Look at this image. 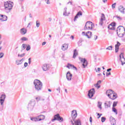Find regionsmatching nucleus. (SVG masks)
I'll use <instances>...</instances> for the list:
<instances>
[{
  "mask_svg": "<svg viewBox=\"0 0 125 125\" xmlns=\"http://www.w3.org/2000/svg\"><path fill=\"white\" fill-rule=\"evenodd\" d=\"M0 103L1 106H3V103H4V100L2 99H0Z\"/></svg>",
  "mask_w": 125,
  "mask_h": 125,
  "instance_id": "e433bc0d",
  "label": "nucleus"
},
{
  "mask_svg": "<svg viewBox=\"0 0 125 125\" xmlns=\"http://www.w3.org/2000/svg\"><path fill=\"white\" fill-rule=\"evenodd\" d=\"M26 46H27V44H22V49L23 50H24V49H25V48H26Z\"/></svg>",
  "mask_w": 125,
  "mask_h": 125,
  "instance_id": "58836bf2",
  "label": "nucleus"
},
{
  "mask_svg": "<svg viewBox=\"0 0 125 125\" xmlns=\"http://www.w3.org/2000/svg\"><path fill=\"white\" fill-rule=\"evenodd\" d=\"M81 62H83V68H85L86 66H87V61H86V60L85 59H82L81 60Z\"/></svg>",
  "mask_w": 125,
  "mask_h": 125,
  "instance_id": "f8f14e48",
  "label": "nucleus"
},
{
  "mask_svg": "<svg viewBox=\"0 0 125 125\" xmlns=\"http://www.w3.org/2000/svg\"><path fill=\"white\" fill-rule=\"evenodd\" d=\"M105 121H106V118L103 117L101 118V121L102 123H104V122H105Z\"/></svg>",
  "mask_w": 125,
  "mask_h": 125,
  "instance_id": "ea45409f",
  "label": "nucleus"
},
{
  "mask_svg": "<svg viewBox=\"0 0 125 125\" xmlns=\"http://www.w3.org/2000/svg\"><path fill=\"white\" fill-rule=\"evenodd\" d=\"M47 4H50V1L49 0H44Z\"/></svg>",
  "mask_w": 125,
  "mask_h": 125,
  "instance_id": "3c124183",
  "label": "nucleus"
},
{
  "mask_svg": "<svg viewBox=\"0 0 125 125\" xmlns=\"http://www.w3.org/2000/svg\"><path fill=\"white\" fill-rule=\"evenodd\" d=\"M98 38V37L96 35L94 36V40L95 41H96L97 40V38Z\"/></svg>",
  "mask_w": 125,
  "mask_h": 125,
  "instance_id": "4d7b16f0",
  "label": "nucleus"
},
{
  "mask_svg": "<svg viewBox=\"0 0 125 125\" xmlns=\"http://www.w3.org/2000/svg\"><path fill=\"white\" fill-rule=\"evenodd\" d=\"M117 34H119V33H125V28L123 26H119L117 27Z\"/></svg>",
  "mask_w": 125,
  "mask_h": 125,
  "instance_id": "423d86ee",
  "label": "nucleus"
},
{
  "mask_svg": "<svg viewBox=\"0 0 125 125\" xmlns=\"http://www.w3.org/2000/svg\"><path fill=\"white\" fill-rule=\"evenodd\" d=\"M97 114H98V116H99V117H98V119H99V118H100V117H101V116H102V114H100L99 113H97Z\"/></svg>",
  "mask_w": 125,
  "mask_h": 125,
  "instance_id": "6e6d98bb",
  "label": "nucleus"
},
{
  "mask_svg": "<svg viewBox=\"0 0 125 125\" xmlns=\"http://www.w3.org/2000/svg\"><path fill=\"white\" fill-rule=\"evenodd\" d=\"M67 68H68V69H70V67H72L74 69H75V70L77 71L78 70V69L77 68V67H76V66H74V65H72V64L68 63L67 66H66Z\"/></svg>",
  "mask_w": 125,
  "mask_h": 125,
  "instance_id": "cd10ccee",
  "label": "nucleus"
},
{
  "mask_svg": "<svg viewBox=\"0 0 125 125\" xmlns=\"http://www.w3.org/2000/svg\"><path fill=\"white\" fill-rule=\"evenodd\" d=\"M77 56H78V51H77V49H75L74 50L73 58H76Z\"/></svg>",
  "mask_w": 125,
  "mask_h": 125,
  "instance_id": "bb28decb",
  "label": "nucleus"
},
{
  "mask_svg": "<svg viewBox=\"0 0 125 125\" xmlns=\"http://www.w3.org/2000/svg\"><path fill=\"white\" fill-rule=\"evenodd\" d=\"M55 121H59L60 122H63V119L62 117L60 116L59 114H57L54 116V119L51 120L52 122H55Z\"/></svg>",
  "mask_w": 125,
  "mask_h": 125,
  "instance_id": "39448f33",
  "label": "nucleus"
},
{
  "mask_svg": "<svg viewBox=\"0 0 125 125\" xmlns=\"http://www.w3.org/2000/svg\"><path fill=\"white\" fill-rule=\"evenodd\" d=\"M20 33L21 35H25V34L27 33V29L25 28H22L20 30Z\"/></svg>",
  "mask_w": 125,
  "mask_h": 125,
  "instance_id": "aec40b11",
  "label": "nucleus"
},
{
  "mask_svg": "<svg viewBox=\"0 0 125 125\" xmlns=\"http://www.w3.org/2000/svg\"><path fill=\"white\" fill-rule=\"evenodd\" d=\"M106 49L108 50H112V49H113V46H109L107 47L106 48Z\"/></svg>",
  "mask_w": 125,
  "mask_h": 125,
  "instance_id": "c9c22d12",
  "label": "nucleus"
},
{
  "mask_svg": "<svg viewBox=\"0 0 125 125\" xmlns=\"http://www.w3.org/2000/svg\"><path fill=\"white\" fill-rule=\"evenodd\" d=\"M71 122L73 125H82L80 119H78L75 121L74 123H73V121H71Z\"/></svg>",
  "mask_w": 125,
  "mask_h": 125,
  "instance_id": "2eb2a0df",
  "label": "nucleus"
},
{
  "mask_svg": "<svg viewBox=\"0 0 125 125\" xmlns=\"http://www.w3.org/2000/svg\"><path fill=\"white\" fill-rule=\"evenodd\" d=\"M24 67H27L28 66V63L25 62L24 64Z\"/></svg>",
  "mask_w": 125,
  "mask_h": 125,
  "instance_id": "13d9d810",
  "label": "nucleus"
},
{
  "mask_svg": "<svg viewBox=\"0 0 125 125\" xmlns=\"http://www.w3.org/2000/svg\"><path fill=\"white\" fill-rule=\"evenodd\" d=\"M90 123H92V117H90L89 118Z\"/></svg>",
  "mask_w": 125,
  "mask_h": 125,
  "instance_id": "bf43d9fd",
  "label": "nucleus"
},
{
  "mask_svg": "<svg viewBox=\"0 0 125 125\" xmlns=\"http://www.w3.org/2000/svg\"><path fill=\"white\" fill-rule=\"evenodd\" d=\"M111 104H112V103L111 102V101H106L104 103V107H105V108H108L111 107Z\"/></svg>",
  "mask_w": 125,
  "mask_h": 125,
  "instance_id": "9d476101",
  "label": "nucleus"
},
{
  "mask_svg": "<svg viewBox=\"0 0 125 125\" xmlns=\"http://www.w3.org/2000/svg\"><path fill=\"white\" fill-rule=\"evenodd\" d=\"M27 47H26V50L27 51H28V50H30V49H31V46H30V45H27Z\"/></svg>",
  "mask_w": 125,
  "mask_h": 125,
  "instance_id": "c03bdc74",
  "label": "nucleus"
},
{
  "mask_svg": "<svg viewBox=\"0 0 125 125\" xmlns=\"http://www.w3.org/2000/svg\"><path fill=\"white\" fill-rule=\"evenodd\" d=\"M118 20H122V18L120 17H116Z\"/></svg>",
  "mask_w": 125,
  "mask_h": 125,
  "instance_id": "680f3d73",
  "label": "nucleus"
},
{
  "mask_svg": "<svg viewBox=\"0 0 125 125\" xmlns=\"http://www.w3.org/2000/svg\"><path fill=\"white\" fill-rule=\"evenodd\" d=\"M109 25H111L113 28H115V27H116V23L112 22Z\"/></svg>",
  "mask_w": 125,
  "mask_h": 125,
  "instance_id": "49530a36",
  "label": "nucleus"
},
{
  "mask_svg": "<svg viewBox=\"0 0 125 125\" xmlns=\"http://www.w3.org/2000/svg\"><path fill=\"white\" fill-rule=\"evenodd\" d=\"M97 83L99 84H100V83H101V81L100 80V81H98Z\"/></svg>",
  "mask_w": 125,
  "mask_h": 125,
  "instance_id": "774afa93",
  "label": "nucleus"
},
{
  "mask_svg": "<svg viewBox=\"0 0 125 125\" xmlns=\"http://www.w3.org/2000/svg\"><path fill=\"white\" fill-rule=\"evenodd\" d=\"M0 20H2V15H0Z\"/></svg>",
  "mask_w": 125,
  "mask_h": 125,
  "instance_id": "e2e57ef3",
  "label": "nucleus"
},
{
  "mask_svg": "<svg viewBox=\"0 0 125 125\" xmlns=\"http://www.w3.org/2000/svg\"><path fill=\"white\" fill-rule=\"evenodd\" d=\"M5 97H6V96L4 94H2L1 95V97H0V99H2V100H5Z\"/></svg>",
  "mask_w": 125,
  "mask_h": 125,
  "instance_id": "473e14b6",
  "label": "nucleus"
},
{
  "mask_svg": "<svg viewBox=\"0 0 125 125\" xmlns=\"http://www.w3.org/2000/svg\"><path fill=\"white\" fill-rule=\"evenodd\" d=\"M88 34H90V35H91V34H92L91 32L88 31L86 33L84 32H82V36H85L86 37H87V38H88V39H90V37H89V35H88Z\"/></svg>",
  "mask_w": 125,
  "mask_h": 125,
  "instance_id": "f3484780",
  "label": "nucleus"
},
{
  "mask_svg": "<svg viewBox=\"0 0 125 125\" xmlns=\"http://www.w3.org/2000/svg\"><path fill=\"white\" fill-rule=\"evenodd\" d=\"M119 57H120L119 60H120V61H121V62L122 63V65H125V57H124V55H123V53H122L120 55Z\"/></svg>",
  "mask_w": 125,
  "mask_h": 125,
  "instance_id": "6e6552de",
  "label": "nucleus"
},
{
  "mask_svg": "<svg viewBox=\"0 0 125 125\" xmlns=\"http://www.w3.org/2000/svg\"><path fill=\"white\" fill-rule=\"evenodd\" d=\"M114 92H113L109 96V97H108L109 98H110V99H112V98H113V95H114Z\"/></svg>",
  "mask_w": 125,
  "mask_h": 125,
  "instance_id": "5fc2aeb1",
  "label": "nucleus"
},
{
  "mask_svg": "<svg viewBox=\"0 0 125 125\" xmlns=\"http://www.w3.org/2000/svg\"><path fill=\"white\" fill-rule=\"evenodd\" d=\"M112 70V68H109L107 69V72H110V71Z\"/></svg>",
  "mask_w": 125,
  "mask_h": 125,
  "instance_id": "69168bd1",
  "label": "nucleus"
},
{
  "mask_svg": "<svg viewBox=\"0 0 125 125\" xmlns=\"http://www.w3.org/2000/svg\"><path fill=\"white\" fill-rule=\"evenodd\" d=\"M36 105V101L34 100H31L28 103L27 106V109L28 111H32L35 107V105Z\"/></svg>",
  "mask_w": 125,
  "mask_h": 125,
  "instance_id": "f03ea898",
  "label": "nucleus"
},
{
  "mask_svg": "<svg viewBox=\"0 0 125 125\" xmlns=\"http://www.w3.org/2000/svg\"><path fill=\"white\" fill-rule=\"evenodd\" d=\"M57 90L59 91V93H60V87H59L58 88H57Z\"/></svg>",
  "mask_w": 125,
  "mask_h": 125,
  "instance_id": "052dcab7",
  "label": "nucleus"
},
{
  "mask_svg": "<svg viewBox=\"0 0 125 125\" xmlns=\"http://www.w3.org/2000/svg\"><path fill=\"white\" fill-rule=\"evenodd\" d=\"M69 14H70V13L67 14V8H64L63 15L64 16H68Z\"/></svg>",
  "mask_w": 125,
  "mask_h": 125,
  "instance_id": "a878e982",
  "label": "nucleus"
},
{
  "mask_svg": "<svg viewBox=\"0 0 125 125\" xmlns=\"http://www.w3.org/2000/svg\"><path fill=\"white\" fill-rule=\"evenodd\" d=\"M46 43V42H42V45H45Z\"/></svg>",
  "mask_w": 125,
  "mask_h": 125,
  "instance_id": "0e129e2a",
  "label": "nucleus"
},
{
  "mask_svg": "<svg viewBox=\"0 0 125 125\" xmlns=\"http://www.w3.org/2000/svg\"><path fill=\"white\" fill-rule=\"evenodd\" d=\"M108 28L109 29V30H115V27H113L112 25L110 24L108 25Z\"/></svg>",
  "mask_w": 125,
  "mask_h": 125,
  "instance_id": "f704fd0d",
  "label": "nucleus"
},
{
  "mask_svg": "<svg viewBox=\"0 0 125 125\" xmlns=\"http://www.w3.org/2000/svg\"><path fill=\"white\" fill-rule=\"evenodd\" d=\"M104 19H105V15H104V14H102V18L101 19V20L99 22V25L100 26H102L103 25V21H104Z\"/></svg>",
  "mask_w": 125,
  "mask_h": 125,
  "instance_id": "dca6fc26",
  "label": "nucleus"
},
{
  "mask_svg": "<svg viewBox=\"0 0 125 125\" xmlns=\"http://www.w3.org/2000/svg\"><path fill=\"white\" fill-rule=\"evenodd\" d=\"M113 92L114 91H113L112 90H107L106 92V95H107L108 97H110V96L111 95L112 93H113Z\"/></svg>",
  "mask_w": 125,
  "mask_h": 125,
  "instance_id": "4be33fe9",
  "label": "nucleus"
},
{
  "mask_svg": "<svg viewBox=\"0 0 125 125\" xmlns=\"http://www.w3.org/2000/svg\"><path fill=\"white\" fill-rule=\"evenodd\" d=\"M72 74L70 72V71L67 72L66 73V79L67 81H71L72 80Z\"/></svg>",
  "mask_w": 125,
  "mask_h": 125,
  "instance_id": "ddd939ff",
  "label": "nucleus"
},
{
  "mask_svg": "<svg viewBox=\"0 0 125 125\" xmlns=\"http://www.w3.org/2000/svg\"><path fill=\"white\" fill-rule=\"evenodd\" d=\"M117 97H118V96H117V94L114 92L113 95H112V100H115V99H116Z\"/></svg>",
  "mask_w": 125,
  "mask_h": 125,
  "instance_id": "c756f323",
  "label": "nucleus"
},
{
  "mask_svg": "<svg viewBox=\"0 0 125 125\" xmlns=\"http://www.w3.org/2000/svg\"><path fill=\"white\" fill-rule=\"evenodd\" d=\"M109 121L110 122V124H116V120H115V118H114V117L111 116L109 118Z\"/></svg>",
  "mask_w": 125,
  "mask_h": 125,
  "instance_id": "5701e85b",
  "label": "nucleus"
},
{
  "mask_svg": "<svg viewBox=\"0 0 125 125\" xmlns=\"http://www.w3.org/2000/svg\"><path fill=\"white\" fill-rule=\"evenodd\" d=\"M37 118L39 119V122L41 121H43V120H44L45 119V116L43 115H39Z\"/></svg>",
  "mask_w": 125,
  "mask_h": 125,
  "instance_id": "412c9836",
  "label": "nucleus"
},
{
  "mask_svg": "<svg viewBox=\"0 0 125 125\" xmlns=\"http://www.w3.org/2000/svg\"><path fill=\"white\" fill-rule=\"evenodd\" d=\"M34 84L35 88V90L37 91H40L42 90V83L40 80L36 79L34 81Z\"/></svg>",
  "mask_w": 125,
  "mask_h": 125,
  "instance_id": "f257e3e1",
  "label": "nucleus"
},
{
  "mask_svg": "<svg viewBox=\"0 0 125 125\" xmlns=\"http://www.w3.org/2000/svg\"><path fill=\"white\" fill-rule=\"evenodd\" d=\"M118 104V102H114L113 104V107H116Z\"/></svg>",
  "mask_w": 125,
  "mask_h": 125,
  "instance_id": "a19ab883",
  "label": "nucleus"
},
{
  "mask_svg": "<svg viewBox=\"0 0 125 125\" xmlns=\"http://www.w3.org/2000/svg\"><path fill=\"white\" fill-rule=\"evenodd\" d=\"M102 103H101V102L99 101L98 102V108H99L100 109H102Z\"/></svg>",
  "mask_w": 125,
  "mask_h": 125,
  "instance_id": "2f4dec72",
  "label": "nucleus"
},
{
  "mask_svg": "<svg viewBox=\"0 0 125 125\" xmlns=\"http://www.w3.org/2000/svg\"><path fill=\"white\" fill-rule=\"evenodd\" d=\"M68 47H69V44L64 43L62 44V49L63 51H65V50H67L68 49Z\"/></svg>",
  "mask_w": 125,
  "mask_h": 125,
  "instance_id": "4468645a",
  "label": "nucleus"
},
{
  "mask_svg": "<svg viewBox=\"0 0 125 125\" xmlns=\"http://www.w3.org/2000/svg\"><path fill=\"white\" fill-rule=\"evenodd\" d=\"M116 7V3H113L112 5V8L113 9H114V8H115Z\"/></svg>",
  "mask_w": 125,
  "mask_h": 125,
  "instance_id": "864d4df0",
  "label": "nucleus"
},
{
  "mask_svg": "<svg viewBox=\"0 0 125 125\" xmlns=\"http://www.w3.org/2000/svg\"><path fill=\"white\" fill-rule=\"evenodd\" d=\"M23 61H24V59H22L21 60H17L16 61V64L17 65H21V64L23 63Z\"/></svg>",
  "mask_w": 125,
  "mask_h": 125,
  "instance_id": "b1692460",
  "label": "nucleus"
},
{
  "mask_svg": "<svg viewBox=\"0 0 125 125\" xmlns=\"http://www.w3.org/2000/svg\"><path fill=\"white\" fill-rule=\"evenodd\" d=\"M36 100H37V101H40V100H41V97L38 96L37 97H36L35 98Z\"/></svg>",
  "mask_w": 125,
  "mask_h": 125,
  "instance_id": "603ef678",
  "label": "nucleus"
},
{
  "mask_svg": "<svg viewBox=\"0 0 125 125\" xmlns=\"http://www.w3.org/2000/svg\"><path fill=\"white\" fill-rule=\"evenodd\" d=\"M21 41H28V38H26V37H22L21 39Z\"/></svg>",
  "mask_w": 125,
  "mask_h": 125,
  "instance_id": "79ce46f5",
  "label": "nucleus"
},
{
  "mask_svg": "<svg viewBox=\"0 0 125 125\" xmlns=\"http://www.w3.org/2000/svg\"><path fill=\"white\" fill-rule=\"evenodd\" d=\"M95 93V90L94 88H92L88 91V96L89 98H92V97H93V95H94Z\"/></svg>",
  "mask_w": 125,
  "mask_h": 125,
  "instance_id": "0eeeda50",
  "label": "nucleus"
},
{
  "mask_svg": "<svg viewBox=\"0 0 125 125\" xmlns=\"http://www.w3.org/2000/svg\"><path fill=\"white\" fill-rule=\"evenodd\" d=\"M95 87H98V88H100V85H99L98 83L95 84Z\"/></svg>",
  "mask_w": 125,
  "mask_h": 125,
  "instance_id": "8fccbe9b",
  "label": "nucleus"
},
{
  "mask_svg": "<svg viewBox=\"0 0 125 125\" xmlns=\"http://www.w3.org/2000/svg\"><path fill=\"white\" fill-rule=\"evenodd\" d=\"M111 75V72H109L108 73H106V77H108V76H110Z\"/></svg>",
  "mask_w": 125,
  "mask_h": 125,
  "instance_id": "338daca9",
  "label": "nucleus"
},
{
  "mask_svg": "<svg viewBox=\"0 0 125 125\" xmlns=\"http://www.w3.org/2000/svg\"><path fill=\"white\" fill-rule=\"evenodd\" d=\"M93 27H94V24H93L92 22L87 21L85 23L84 29V30H92Z\"/></svg>",
  "mask_w": 125,
  "mask_h": 125,
  "instance_id": "7ed1b4c3",
  "label": "nucleus"
},
{
  "mask_svg": "<svg viewBox=\"0 0 125 125\" xmlns=\"http://www.w3.org/2000/svg\"><path fill=\"white\" fill-rule=\"evenodd\" d=\"M7 16L2 15V21L3 22L4 21H7Z\"/></svg>",
  "mask_w": 125,
  "mask_h": 125,
  "instance_id": "c85d7f7f",
  "label": "nucleus"
},
{
  "mask_svg": "<svg viewBox=\"0 0 125 125\" xmlns=\"http://www.w3.org/2000/svg\"><path fill=\"white\" fill-rule=\"evenodd\" d=\"M78 116V113H77V110H73L71 112V117L73 119H76V117Z\"/></svg>",
  "mask_w": 125,
  "mask_h": 125,
  "instance_id": "9b49d317",
  "label": "nucleus"
},
{
  "mask_svg": "<svg viewBox=\"0 0 125 125\" xmlns=\"http://www.w3.org/2000/svg\"><path fill=\"white\" fill-rule=\"evenodd\" d=\"M30 120L31 121H32V122H40L38 117H31Z\"/></svg>",
  "mask_w": 125,
  "mask_h": 125,
  "instance_id": "393cba45",
  "label": "nucleus"
},
{
  "mask_svg": "<svg viewBox=\"0 0 125 125\" xmlns=\"http://www.w3.org/2000/svg\"><path fill=\"white\" fill-rule=\"evenodd\" d=\"M118 37H119V38H123V37L124 36H125V33H124V32H120V33H118Z\"/></svg>",
  "mask_w": 125,
  "mask_h": 125,
  "instance_id": "7c9ffc66",
  "label": "nucleus"
},
{
  "mask_svg": "<svg viewBox=\"0 0 125 125\" xmlns=\"http://www.w3.org/2000/svg\"><path fill=\"white\" fill-rule=\"evenodd\" d=\"M79 16L77 14L75 17H74V21H76L77 19H78V18H79Z\"/></svg>",
  "mask_w": 125,
  "mask_h": 125,
  "instance_id": "de8ad7c7",
  "label": "nucleus"
},
{
  "mask_svg": "<svg viewBox=\"0 0 125 125\" xmlns=\"http://www.w3.org/2000/svg\"><path fill=\"white\" fill-rule=\"evenodd\" d=\"M77 15H78V16H82V15H83V13L82 12L80 11V12H78Z\"/></svg>",
  "mask_w": 125,
  "mask_h": 125,
  "instance_id": "a18cd8bd",
  "label": "nucleus"
},
{
  "mask_svg": "<svg viewBox=\"0 0 125 125\" xmlns=\"http://www.w3.org/2000/svg\"><path fill=\"white\" fill-rule=\"evenodd\" d=\"M25 54H25V53H23V54H22L21 55L19 54L18 56V57H24V56H25Z\"/></svg>",
  "mask_w": 125,
  "mask_h": 125,
  "instance_id": "4c0bfd02",
  "label": "nucleus"
},
{
  "mask_svg": "<svg viewBox=\"0 0 125 125\" xmlns=\"http://www.w3.org/2000/svg\"><path fill=\"white\" fill-rule=\"evenodd\" d=\"M41 25V23H40V22H39V21H36V27L37 28H39V27H40V25Z\"/></svg>",
  "mask_w": 125,
  "mask_h": 125,
  "instance_id": "37998d69",
  "label": "nucleus"
},
{
  "mask_svg": "<svg viewBox=\"0 0 125 125\" xmlns=\"http://www.w3.org/2000/svg\"><path fill=\"white\" fill-rule=\"evenodd\" d=\"M9 2H10V1L5 2L4 4L5 10H8L9 12L10 11L11 9H12V7H13L12 4Z\"/></svg>",
  "mask_w": 125,
  "mask_h": 125,
  "instance_id": "20e7f679",
  "label": "nucleus"
},
{
  "mask_svg": "<svg viewBox=\"0 0 125 125\" xmlns=\"http://www.w3.org/2000/svg\"><path fill=\"white\" fill-rule=\"evenodd\" d=\"M118 10H119V11H120V12H121L122 13H123V14H125V8H124V7L122 6H119Z\"/></svg>",
  "mask_w": 125,
  "mask_h": 125,
  "instance_id": "6ab92c4d",
  "label": "nucleus"
},
{
  "mask_svg": "<svg viewBox=\"0 0 125 125\" xmlns=\"http://www.w3.org/2000/svg\"><path fill=\"white\" fill-rule=\"evenodd\" d=\"M50 68V67H49V64L45 63V64H43V65L42 66V69L43 71H48V70H49Z\"/></svg>",
  "mask_w": 125,
  "mask_h": 125,
  "instance_id": "1a4fd4ad",
  "label": "nucleus"
},
{
  "mask_svg": "<svg viewBox=\"0 0 125 125\" xmlns=\"http://www.w3.org/2000/svg\"><path fill=\"white\" fill-rule=\"evenodd\" d=\"M112 111L113 112H114L115 113L116 115H118V111L117 110V109L115 107H112Z\"/></svg>",
  "mask_w": 125,
  "mask_h": 125,
  "instance_id": "72a5a7b5",
  "label": "nucleus"
},
{
  "mask_svg": "<svg viewBox=\"0 0 125 125\" xmlns=\"http://www.w3.org/2000/svg\"><path fill=\"white\" fill-rule=\"evenodd\" d=\"M4 55V54L2 52L0 53V58H2Z\"/></svg>",
  "mask_w": 125,
  "mask_h": 125,
  "instance_id": "09e8293b",
  "label": "nucleus"
},
{
  "mask_svg": "<svg viewBox=\"0 0 125 125\" xmlns=\"http://www.w3.org/2000/svg\"><path fill=\"white\" fill-rule=\"evenodd\" d=\"M120 45H121V43L120 42H117V44L115 45V52L117 53L118 51H119V48L120 47Z\"/></svg>",
  "mask_w": 125,
  "mask_h": 125,
  "instance_id": "a211bd4d",
  "label": "nucleus"
}]
</instances>
